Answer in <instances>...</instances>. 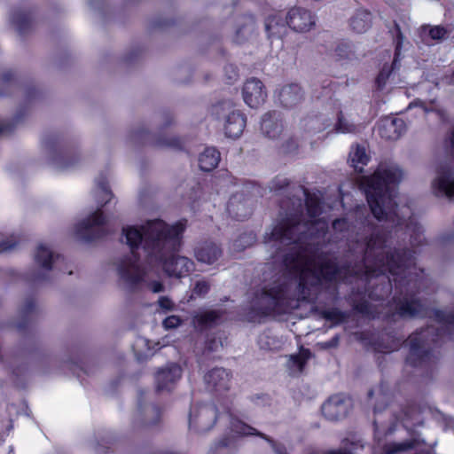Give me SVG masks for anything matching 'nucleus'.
Instances as JSON below:
<instances>
[{"instance_id":"obj_1","label":"nucleus","mask_w":454,"mask_h":454,"mask_svg":"<svg viewBox=\"0 0 454 454\" xmlns=\"http://www.w3.org/2000/svg\"><path fill=\"white\" fill-rule=\"evenodd\" d=\"M403 170L395 163H380L374 174L366 178V200L373 217L380 223L374 224L365 218L362 232L355 239H348V251L361 265L348 270L366 283L371 299L387 298L393 290L395 311L391 317L411 319L426 314V301L418 294L420 277L416 272L413 254L408 248L393 251L390 247V231L409 227V207H399L395 200V187L402 181Z\"/></svg>"},{"instance_id":"obj_2","label":"nucleus","mask_w":454,"mask_h":454,"mask_svg":"<svg viewBox=\"0 0 454 454\" xmlns=\"http://www.w3.org/2000/svg\"><path fill=\"white\" fill-rule=\"evenodd\" d=\"M304 204L301 199H293V208L286 218L265 233L264 243L279 270L271 283L254 293L245 309L250 322L288 313L301 301L314 302L323 290L336 298V283L343 278L342 270L332 262L311 258L328 230L327 222L317 218L322 202L315 194L304 192Z\"/></svg>"},{"instance_id":"obj_3","label":"nucleus","mask_w":454,"mask_h":454,"mask_svg":"<svg viewBox=\"0 0 454 454\" xmlns=\"http://www.w3.org/2000/svg\"><path fill=\"white\" fill-rule=\"evenodd\" d=\"M185 224L178 222L169 225L162 220L145 224L144 252L148 263L160 267L168 277L182 278L193 269V262L176 254Z\"/></svg>"},{"instance_id":"obj_4","label":"nucleus","mask_w":454,"mask_h":454,"mask_svg":"<svg viewBox=\"0 0 454 454\" xmlns=\"http://www.w3.org/2000/svg\"><path fill=\"white\" fill-rule=\"evenodd\" d=\"M434 317L440 325H428L411 334L406 340L409 353L406 364L414 368L431 370L439 359L436 343L454 327V310H435Z\"/></svg>"},{"instance_id":"obj_5","label":"nucleus","mask_w":454,"mask_h":454,"mask_svg":"<svg viewBox=\"0 0 454 454\" xmlns=\"http://www.w3.org/2000/svg\"><path fill=\"white\" fill-rule=\"evenodd\" d=\"M145 225L141 228L126 226L122 228L121 241L130 249V254L121 257L117 264L118 284L129 292L138 290L145 282V271L141 265L137 250L144 251Z\"/></svg>"},{"instance_id":"obj_6","label":"nucleus","mask_w":454,"mask_h":454,"mask_svg":"<svg viewBox=\"0 0 454 454\" xmlns=\"http://www.w3.org/2000/svg\"><path fill=\"white\" fill-rule=\"evenodd\" d=\"M155 132L149 131L144 125L132 129L129 134L130 142L136 145H148L158 148L181 150L184 140L176 136H167L161 132L175 124L171 113L164 111L153 116Z\"/></svg>"},{"instance_id":"obj_7","label":"nucleus","mask_w":454,"mask_h":454,"mask_svg":"<svg viewBox=\"0 0 454 454\" xmlns=\"http://www.w3.org/2000/svg\"><path fill=\"white\" fill-rule=\"evenodd\" d=\"M212 114L218 120L224 121V132L229 137L238 138L241 136L247 124L245 115L231 100H223L212 106Z\"/></svg>"},{"instance_id":"obj_8","label":"nucleus","mask_w":454,"mask_h":454,"mask_svg":"<svg viewBox=\"0 0 454 454\" xmlns=\"http://www.w3.org/2000/svg\"><path fill=\"white\" fill-rule=\"evenodd\" d=\"M35 261L40 269L29 272L27 280L34 285H41L50 280L51 270L57 268L58 263L63 262L64 258L45 246L40 245L35 254Z\"/></svg>"},{"instance_id":"obj_9","label":"nucleus","mask_w":454,"mask_h":454,"mask_svg":"<svg viewBox=\"0 0 454 454\" xmlns=\"http://www.w3.org/2000/svg\"><path fill=\"white\" fill-rule=\"evenodd\" d=\"M106 218L100 209H98L87 218L79 222L74 228L77 239L90 242L107 234Z\"/></svg>"},{"instance_id":"obj_10","label":"nucleus","mask_w":454,"mask_h":454,"mask_svg":"<svg viewBox=\"0 0 454 454\" xmlns=\"http://www.w3.org/2000/svg\"><path fill=\"white\" fill-rule=\"evenodd\" d=\"M217 419V409L213 403L192 406L189 412V430L204 434L213 428Z\"/></svg>"},{"instance_id":"obj_11","label":"nucleus","mask_w":454,"mask_h":454,"mask_svg":"<svg viewBox=\"0 0 454 454\" xmlns=\"http://www.w3.org/2000/svg\"><path fill=\"white\" fill-rule=\"evenodd\" d=\"M160 420V409L153 403H147L145 392L140 390L137 397V411L133 421L134 427L136 428H150L158 426Z\"/></svg>"},{"instance_id":"obj_12","label":"nucleus","mask_w":454,"mask_h":454,"mask_svg":"<svg viewBox=\"0 0 454 454\" xmlns=\"http://www.w3.org/2000/svg\"><path fill=\"white\" fill-rule=\"evenodd\" d=\"M353 408L352 399L343 393L330 395L322 404L323 416L330 421L345 419Z\"/></svg>"},{"instance_id":"obj_13","label":"nucleus","mask_w":454,"mask_h":454,"mask_svg":"<svg viewBox=\"0 0 454 454\" xmlns=\"http://www.w3.org/2000/svg\"><path fill=\"white\" fill-rule=\"evenodd\" d=\"M432 190L436 197L454 200V168L451 164L442 163L436 168Z\"/></svg>"},{"instance_id":"obj_14","label":"nucleus","mask_w":454,"mask_h":454,"mask_svg":"<svg viewBox=\"0 0 454 454\" xmlns=\"http://www.w3.org/2000/svg\"><path fill=\"white\" fill-rule=\"evenodd\" d=\"M45 145L51 152V164L59 170H67L75 167L80 161V156L76 153L72 154L69 151L58 147L55 140L48 139Z\"/></svg>"},{"instance_id":"obj_15","label":"nucleus","mask_w":454,"mask_h":454,"mask_svg":"<svg viewBox=\"0 0 454 454\" xmlns=\"http://www.w3.org/2000/svg\"><path fill=\"white\" fill-rule=\"evenodd\" d=\"M288 27L295 32L305 33L315 26V19L311 12L301 7L289 10L286 16Z\"/></svg>"},{"instance_id":"obj_16","label":"nucleus","mask_w":454,"mask_h":454,"mask_svg":"<svg viewBox=\"0 0 454 454\" xmlns=\"http://www.w3.org/2000/svg\"><path fill=\"white\" fill-rule=\"evenodd\" d=\"M181 376L182 368L176 363H170L160 368L155 374L157 391H170Z\"/></svg>"},{"instance_id":"obj_17","label":"nucleus","mask_w":454,"mask_h":454,"mask_svg":"<svg viewBox=\"0 0 454 454\" xmlns=\"http://www.w3.org/2000/svg\"><path fill=\"white\" fill-rule=\"evenodd\" d=\"M231 372L223 367H215L204 375V382L209 391L223 392L230 388Z\"/></svg>"},{"instance_id":"obj_18","label":"nucleus","mask_w":454,"mask_h":454,"mask_svg":"<svg viewBox=\"0 0 454 454\" xmlns=\"http://www.w3.org/2000/svg\"><path fill=\"white\" fill-rule=\"evenodd\" d=\"M242 93L245 103L251 108L258 107L267 98L262 82L256 78H251L245 82Z\"/></svg>"},{"instance_id":"obj_19","label":"nucleus","mask_w":454,"mask_h":454,"mask_svg":"<svg viewBox=\"0 0 454 454\" xmlns=\"http://www.w3.org/2000/svg\"><path fill=\"white\" fill-rule=\"evenodd\" d=\"M251 200L243 193H236L232 195L227 204V211L229 215L238 221H244L252 214Z\"/></svg>"},{"instance_id":"obj_20","label":"nucleus","mask_w":454,"mask_h":454,"mask_svg":"<svg viewBox=\"0 0 454 454\" xmlns=\"http://www.w3.org/2000/svg\"><path fill=\"white\" fill-rule=\"evenodd\" d=\"M231 430L237 434L244 435H256L262 438L270 444L272 450L276 454H287L286 449L284 445L277 444L276 442L272 440L270 437H269L267 434L259 432L254 427L248 426L239 419H231Z\"/></svg>"},{"instance_id":"obj_21","label":"nucleus","mask_w":454,"mask_h":454,"mask_svg":"<svg viewBox=\"0 0 454 454\" xmlns=\"http://www.w3.org/2000/svg\"><path fill=\"white\" fill-rule=\"evenodd\" d=\"M405 131V122L401 118H386L378 124V133L387 140H397Z\"/></svg>"},{"instance_id":"obj_22","label":"nucleus","mask_w":454,"mask_h":454,"mask_svg":"<svg viewBox=\"0 0 454 454\" xmlns=\"http://www.w3.org/2000/svg\"><path fill=\"white\" fill-rule=\"evenodd\" d=\"M261 130L264 137L277 139L283 131L280 114L276 111L266 113L262 118Z\"/></svg>"},{"instance_id":"obj_23","label":"nucleus","mask_w":454,"mask_h":454,"mask_svg":"<svg viewBox=\"0 0 454 454\" xmlns=\"http://www.w3.org/2000/svg\"><path fill=\"white\" fill-rule=\"evenodd\" d=\"M194 254L199 262L213 264L221 257L223 251L216 243L207 240L197 246Z\"/></svg>"},{"instance_id":"obj_24","label":"nucleus","mask_w":454,"mask_h":454,"mask_svg":"<svg viewBox=\"0 0 454 454\" xmlns=\"http://www.w3.org/2000/svg\"><path fill=\"white\" fill-rule=\"evenodd\" d=\"M303 97V90L296 83H292L282 87L278 93V100L280 104L286 108H292L296 106L302 101Z\"/></svg>"},{"instance_id":"obj_25","label":"nucleus","mask_w":454,"mask_h":454,"mask_svg":"<svg viewBox=\"0 0 454 454\" xmlns=\"http://www.w3.org/2000/svg\"><path fill=\"white\" fill-rule=\"evenodd\" d=\"M255 28L254 19L252 15H245L237 23L234 41L241 44L248 41L254 35Z\"/></svg>"},{"instance_id":"obj_26","label":"nucleus","mask_w":454,"mask_h":454,"mask_svg":"<svg viewBox=\"0 0 454 454\" xmlns=\"http://www.w3.org/2000/svg\"><path fill=\"white\" fill-rule=\"evenodd\" d=\"M36 305L32 298H27L25 300L23 305L20 307L19 310L20 319L15 323V327L18 331L23 332L32 323L33 317L36 313Z\"/></svg>"},{"instance_id":"obj_27","label":"nucleus","mask_w":454,"mask_h":454,"mask_svg":"<svg viewBox=\"0 0 454 454\" xmlns=\"http://www.w3.org/2000/svg\"><path fill=\"white\" fill-rule=\"evenodd\" d=\"M11 22L20 35L27 34L34 26V20L29 12L14 10L11 14Z\"/></svg>"},{"instance_id":"obj_28","label":"nucleus","mask_w":454,"mask_h":454,"mask_svg":"<svg viewBox=\"0 0 454 454\" xmlns=\"http://www.w3.org/2000/svg\"><path fill=\"white\" fill-rule=\"evenodd\" d=\"M425 444L424 439L419 435H413L411 439L402 442H390L384 446L385 454H399L415 449L418 446Z\"/></svg>"},{"instance_id":"obj_29","label":"nucleus","mask_w":454,"mask_h":454,"mask_svg":"<svg viewBox=\"0 0 454 454\" xmlns=\"http://www.w3.org/2000/svg\"><path fill=\"white\" fill-rule=\"evenodd\" d=\"M95 184L96 187L94 190V195L97 203L100 207H103L108 203L113 197V193L107 183L106 176L103 173L99 174V176L95 179Z\"/></svg>"},{"instance_id":"obj_30","label":"nucleus","mask_w":454,"mask_h":454,"mask_svg":"<svg viewBox=\"0 0 454 454\" xmlns=\"http://www.w3.org/2000/svg\"><path fill=\"white\" fill-rule=\"evenodd\" d=\"M372 24V14L366 10H357L349 20V26L358 34L366 32Z\"/></svg>"},{"instance_id":"obj_31","label":"nucleus","mask_w":454,"mask_h":454,"mask_svg":"<svg viewBox=\"0 0 454 454\" xmlns=\"http://www.w3.org/2000/svg\"><path fill=\"white\" fill-rule=\"evenodd\" d=\"M301 128L309 133H318L325 130L328 126V121L323 115H309L300 122Z\"/></svg>"},{"instance_id":"obj_32","label":"nucleus","mask_w":454,"mask_h":454,"mask_svg":"<svg viewBox=\"0 0 454 454\" xmlns=\"http://www.w3.org/2000/svg\"><path fill=\"white\" fill-rule=\"evenodd\" d=\"M348 161L356 172H363L364 166L369 161V156L364 145H356L351 147Z\"/></svg>"},{"instance_id":"obj_33","label":"nucleus","mask_w":454,"mask_h":454,"mask_svg":"<svg viewBox=\"0 0 454 454\" xmlns=\"http://www.w3.org/2000/svg\"><path fill=\"white\" fill-rule=\"evenodd\" d=\"M220 161V153L213 147L206 148L199 157V166L201 170L208 172L213 170Z\"/></svg>"},{"instance_id":"obj_34","label":"nucleus","mask_w":454,"mask_h":454,"mask_svg":"<svg viewBox=\"0 0 454 454\" xmlns=\"http://www.w3.org/2000/svg\"><path fill=\"white\" fill-rule=\"evenodd\" d=\"M223 313L221 309L206 310L195 315L193 322L200 328H208L215 325Z\"/></svg>"},{"instance_id":"obj_35","label":"nucleus","mask_w":454,"mask_h":454,"mask_svg":"<svg viewBox=\"0 0 454 454\" xmlns=\"http://www.w3.org/2000/svg\"><path fill=\"white\" fill-rule=\"evenodd\" d=\"M265 29L270 38H281L286 35V27L280 16H270L266 20Z\"/></svg>"},{"instance_id":"obj_36","label":"nucleus","mask_w":454,"mask_h":454,"mask_svg":"<svg viewBox=\"0 0 454 454\" xmlns=\"http://www.w3.org/2000/svg\"><path fill=\"white\" fill-rule=\"evenodd\" d=\"M333 58L339 61L357 59L355 45L348 41L339 42L333 50Z\"/></svg>"},{"instance_id":"obj_37","label":"nucleus","mask_w":454,"mask_h":454,"mask_svg":"<svg viewBox=\"0 0 454 454\" xmlns=\"http://www.w3.org/2000/svg\"><path fill=\"white\" fill-rule=\"evenodd\" d=\"M311 352L309 349H302L300 354L292 356L290 362L292 366L296 368L298 372H302L307 361L310 358Z\"/></svg>"},{"instance_id":"obj_38","label":"nucleus","mask_w":454,"mask_h":454,"mask_svg":"<svg viewBox=\"0 0 454 454\" xmlns=\"http://www.w3.org/2000/svg\"><path fill=\"white\" fill-rule=\"evenodd\" d=\"M335 129L340 133H354L356 130V127L354 123L345 119L342 114L340 113L338 121L335 125Z\"/></svg>"},{"instance_id":"obj_39","label":"nucleus","mask_w":454,"mask_h":454,"mask_svg":"<svg viewBox=\"0 0 454 454\" xmlns=\"http://www.w3.org/2000/svg\"><path fill=\"white\" fill-rule=\"evenodd\" d=\"M322 316L325 320L333 321L335 324L343 322L347 317V315L338 309L324 310Z\"/></svg>"},{"instance_id":"obj_40","label":"nucleus","mask_w":454,"mask_h":454,"mask_svg":"<svg viewBox=\"0 0 454 454\" xmlns=\"http://www.w3.org/2000/svg\"><path fill=\"white\" fill-rule=\"evenodd\" d=\"M223 346L222 338L215 334L208 335L205 343V351L213 353L218 351Z\"/></svg>"},{"instance_id":"obj_41","label":"nucleus","mask_w":454,"mask_h":454,"mask_svg":"<svg viewBox=\"0 0 454 454\" xmlns=\"http://www.w3.org/2000/svg\"><path fill=\"white\" fill-rule=\"evenodd\" d=\"M394 34L395 41V59L393 61V66H395L397 59L400 55L401 47L403 44V41L404 39V36L401 31L400 26L395 22L394 25V31H392Z\"/></svg>"},{"instance_id":"obj_42","label":"nucleus","mask_w":454,"mask_h":454,"mask_svg":"<svg viewBox=\"0 0 454 454\" xmlns=\"http://www.w3.org/2000/svg\"><path fill=\"white\" fill-rule=\"evenodd\" d=\"M428 35L431 39L435 41H442L448 38L450 32L442 26L429 27Z\"/></svg>"},{"instance_id":"obj_43","label":"nucleus","mask_w":454,"mask_h":454,"mask_svg":"<svg viewBox=\"0 0 454 454\" xmlns=\"http://www.w3.org/2000/svg\"><path fill=\"white\" fill-rule=\"evenodd\" d=\"M298 147L299 144L297 139L294 137H291L282 143L280 146V152L284 154H292L297 152Z\"/></svg>"},{"instance_id":"obj_44","label":"nucleus","mask_w":454,"mask_h":454,"mask_svg":"<svg viewBox=\"0 0 454 454\" xmlns=\"http://www.w3.org/2000/svg\"><path fill=\"white\" fill-rule=\"evenodd\" d=\"M229 443L230 439L228 437H223L210 448L207 454H231L227 449Z\"/></svg>"},{"instance_id":"obj_45","label":"nucleus","mask_w":454,"mask_h":454,"mask_svg":"<svg viewBox=\"0 0 454 454\" xmlns=\"http://www.w3.org/2000/svg\"><path fill=\"white\" fill-rule=\"evenodd\" d=\"M390 74L391 69L388 67H383L375 81L376 87L379 90H382L384 89Z\"/></svg>"},{"instance_id":"obj_46","label":"nucleus","mask_w":454,"mask_h":454,"mask_svg":"<svg viewBox=\"0 0 454 454\" xmlns=\"http://www.w3.org/2000/svg\"><path fill=\"white\" fill-rule=\"evenodd\" d=\"M16 81L15 72L12 69H4L0 73V82L3 86L12 85Z\"/></svg>"},{"instance_id":"obj_47","label":"nucleus","mask_w":454,"mask_h":454,"mask_svg":"<svg viewBox=\"0 0 454 454\" xmlns=\"http://www.w3.org/2000/svg\"><path fill=\"white\" fill-rule=\"evenodd\" d=\"M289 185V180L285 176H278L271 180L270 184V189L271 191H280Z\"/></svg>"},{"instance_id":"obj_48","label":"nucleus","mask_w":454,"mask_h":454,"mask_svg":"<svg viewBox=\"0 0 454 454\" xmlns=\"http://www.w3.org/2000/svg\"><path fill=\"white\" fill-rule=\"evenodd\" d=\"M210 285L208 282L205 280H200L196 282L192 290V294L198 296H204L208 293Z\"/></svg>"},{"instance_id":"obj_49","label":"nucleus","mask_w":454,"mask_h":454,"mask_svg":"<svg viewBox=\"0 0 454 454\" xmlns=\"http://www.w3.org/2000/svg\"><path fill=\"white\" fill-rule=\"evenodd\" d=\"M182 323L181 318L178 316L172 315L168 317H166L163 322L162 325L165 329H175L177 326H179Z\"/></svg>"},{"instance_id":"obj_50","label":"nucleus","mask_w":454,"mask_h":454,"mask_svg":"<svg viewBox=\"0 0 454 454\" xmlns=\"http://www.w3.org/2000/svg\"><path fill=\"white\" fill-rule=\"evenodd\" d=\"M353 309L357 313L368 315L371 313V305L368 301L362 300L353 303Z\"/></svg>"},{"instance_id":"obj_51","label":"nucleus","mask_w":454,"mask_h":454,"mask_svg":"<svg viewBox=\"0 0 454 454\" xmlns=\"http://www.w3.org/2000/svg\"><path fill=\"white\" fill-rule=\"evenodd\" d=\"M349 225L346 219H335L333 222V229L336 232H343L348 229Z\"/></svg>"},{"instance_id":"obj_52","label":"nucleus","mask_w":454,"mask_h":454,"mask_svg":"<svg viewBox=\"0 0 454 454\" xmlns=\"http://www.w3.org/2000/svg\"><path fill=\"white\" fill-rule=\"evenodd\" d=\"M379 395L381 398V403L374 405V408H373L374 413H378V412H380L381 411H383L388 402V396L385 393L380 391V393Z\"/></svg>"},{"instance_id":"obj_53","label":"nucleus","mask_w":454,"mask_h":454,"mask_svg":"<svg viewBox=\"0 0 454 454\" xmlns=\"http://www.w3.org/2000/svg\"><path fill=\"white\" fill-rule=\"evenodd\" d=\"M254 241V235L252 233L250 234H244L241 235L239 239L236 240L237 247H239L243 242H247V246H250Z\"/></svg>"},{"instance_id":"obj_54","label":"nucleus","mask_w":454,"mask_h":454,"mask_svg":"<svg viewBox=\"0 0 454 454\" xmlns=\"http://www.w3.org/2000/svg\"><path fill=\"white\" fill-rule=\"evenodd\" d=\"M16 242L3 240L0 242V253L11 251L16 247Z\"/></svg>"},{"instance_id":"obj_55","label":"nucleus","mask_w":454,"mask_h":454,"mask_svg":"<svg viewBox=\"0 0 454 454\" xmlns=\"http://www.w3.org/2000/svg\"><path fill=\"white\" fill-rule=\"evenodd\" d=\"M446 151L454 159V129L449 140L446 141Z\"/></svg>"},{"instance_id":"obj_56","label":"nucleus","mask_w":454,"mask_h":454,"mask_svg":"<svg viewBox=\"0 0 454 454\" xmlns=\"http://www.w3.org/2000/svg\"><path fill=\"white\" fill-rule=\"evenodd\" d=\"M158 302L160 307L163 309L171 310L173 308L172 301L167 297H160Z\"/></svg>"},{"instance_id":"obj_57","label":"nucleus","mask_w":454,"mask_h":454,"mask_svg":"<svg viewBox=\"0 0 454 454\" xmlns=\"http://www.w3.org/2000/svg\"><path fill=\"white\" fill-rule=\"evenodd\" d=\"M148 286L153 293H161L164 291V286L160 281H152L148 284Z\"/></svg>"},{"instance_id":"obj_58","label":"nucleus","mask_w":454,"mask_h":454,"mask_svg":"<svg viewBox=\"0 0 454 454\" xmlns=\"http://www.w3.org/2000/svg\"><path fill=\"white\" fill-rule=\"evenodd\" d=\"M424 240L425 238L420 232H418L411 237V244L412 246L422 245Z\"/></svg>"},{"instance_id":"obj_59","label":"nucleus","mask_w":454,"mask_h":454,"mask_svg":"<svg viewBox=\"0 0 454 454\" xmlns=\"http://www.w3.org/2000/svg\"><path fill=\"white\" fill-rule=\"evenodd\" d=\"M225 72L229 74H228V79L229 80H235L237 79L238 77V73L236 71V68L232 66V65H227L225 67Z\"/></svg>"},{"instance_id":"obj_60","label":"nucleus","mask_w":454,"mask_h":454,"mask_svg":"<svg viewBox=\"0 0 454 454\" xmlns=\"http://www.w3.org/2000/svg\"><path fill=\"white\" fill-rule=\"evenodd\" d=\"M339 341H340L339 335H335L333 338H332L331 340H329L328 342H325V345L326 348H335L339 345Z\"/></svg>"},{"instance_id":"obj_61","label":"nucleus","mask_w":454,"mask_h":454,"mask_svg":"<svg viewBox=\"0 0 454 454\" xmlns=\"http://www.w3.org/2000/svg\"><path fill=\"white\" fill-rule=\"evenodd\" d=\"M12 127L10 124L1 125L0 126V134L3 132H5V131L10 132V131H12Z\"/></svg>"},{"instance_id":"obj_62","label":"nucleus","mask_w":454,"mask_h":454,"mask_svg":"<svg viewBox=\"0 0 454 454\" xmlns=\"http://www.w3.org/2000/svg\"><path fill=\"white\" fill-rule=\"evenodd\" d=\"M443 239L445 241H448V242H454V231L450 232V233H448L446 234L444 237H443Z\"/></svg>"},{"instance_id":"obj_63","label":"nucleus","mask_w":454,"mask_h":454,"mask_svg":"<svg viewBox=\"0 0 454 454\" xmlns=\"http://www.w3.org/2000/svg\"><path fill=\"white\" fill-rule=\"evenodd\" d=\"M102 0H90L89 4L92 8H97V5L99 4Z\"/></svg>"},{"instance_id":"obj_64","label":"nucleus","mask_w":454,"mask_h":454,"mask_svg":"<svg viewBox=\"0 0 454 454\" xmlns=\"http://www.w3.org/2000/svg\"><path fill=\"white\" fill-rule=\"evenodd\" d=\"M329 454H353V453L350 451H348V450H340V451H333V452H330Z\"/></svg>"}]
</instances>
